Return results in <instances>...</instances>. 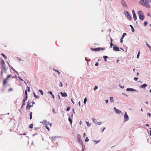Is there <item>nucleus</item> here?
Returning <instances> with one entry per match:
<instances>
[{"instance_id": "nucleus-1", "label": "nucleus", "mask_w": 151, "mask_h": 151, "mask_svg": "<svg viewBox=\"0 0 151 151\" xmlns=\"http://www.w3.org/2000/svg\"><path fill=\"white\" fill-rule=\"evenodd\" d=\"M150 0H141L139 2V4L143 5L145 7L147 8H150V6L148 3L150 2Z\"/></svg>"}, {"instance_id": "nucleus-2", "label": "nucleus", "mask_w": 151, "mask_h": 151, "mask_svg": "<svg viewBox=\"0 0 151 151\" xmlns=\"http://www.w3.org/2000/svg\"><path fill=\"white\" fill-rule=\"evenodd\" d=\"M138 13L139 15V18L141 20H143L144 19V16L143 12L141 11H138Z\"/></svg>"}, {"instance_id": "nucleus-3", "label": "nucleus", "mask_w": 151, "mask_h": 151, "mask_svg": "<svg viewBox=\"0 0 151 151\" xmlns=\"http://www.w3.org/2000/svg\"><path fill=\"white\" fill-rule=\"evenodd\" d=\"M91 50L93 51H99L100 50H104V48H102V47L96 48H91Z\"/></svg>"}, {"instance_id": "nucleus-4", "label": "nucleus", "mask_w": 151, "mask_h": 151, "mask_svg": "<svg viewBox=\"0 0 151 151\" xmlns=\"http://www.w3.org/2000/svg\"><path fill=\"white\" fill-rule=\"evenodd\" d=\"M124 120L125 122H126L129 120L128 116L127 115V112H125L124 116Z\"/></svg>"}, {"instance_id": "nucleus-5", "label": "nucleus", "mask_w": 151, "mask_h": 151, "mask_svg": "<svg viewBox=\"0 0 151 151\" xmlns=\"http://www.w3.org/2000/svg\"><path fill=\"white\" fill-rule=\"evenodd\" d=\"M121 2L122 5L123 6L125 7H127V4L124 0H121Z\"/></svg>"}, {"instance_id": "nucleus-6", "label": "nucleus", "mask_w": 151, "mask_h": 151, "mask_svg": "<svg viewBox=\"0 0 151 151\" xmlns=\"http://www.w3.org/2000/svg\"><path fill=\"white\" fill-rule=\"evenodd\" d=\"M114 110H115V111L117 114H120L122 113L121 111L120 110L118 109H117L115 107L114 108Z\"/></svg>"}, {"instance_id": "nucleus-7", "label": "nucleus", "mask_w": 151, "mask_h": 151, "mask_svg": "<svg viewBox=\"0 0 151 151\" xmlns=\"http://www.w3.org/2000/svg\"><path fill=\"white\" fill-rule=\"evenodd\" d=\"M42 123L43 124H44L46 125L47 124V123L48 124H49V125H50V127H52V125L51 124V123H50V122H48L47 121L45 120H44L42 122Z\"/></svg>"}, {"instance_id": "nucleus-8", "label": "nucleus", "mask_w": 151, "mask_h": 151, "mask_svg": "<svg viewBox=\"0 0 151 151\" xmlns=\"http://www.w3.org/2000/svg\"><path fill=\"white\" fill-rule=\"evenodd\" d=\"M33 106V105H30L28 106H26V109L27 110H29L31 107H32Z\"/></svg>"}, {"instance_id": "nucleus-9", "label": "nucleus", "mask_w": 151, "mask_h": 151, "mask_svg": "<svg viewBox=\"0 0 151 151\" xmlns=\"http://www.w3.org/2000/svg\"><path fill=\"white\" fill-rule=\"evenodd\" d=\"M60 93L61 94L62 96L65 97L67 96V95L66 93L64 92V93H62V92H61Z\"/></svg>"}, {"instance_id": "nucleus-10", "label": "nucleus", "mask_w": 151, "mask_h": 151, "mask_svg": "<svg viewBox=\"0 0 151 151\" xmlns=\"http://www.w3.org/2000/svg\"><path fill=\"white\" fill-rule=\"evenodd\" d=\"M147 86V85L145 84H144L140 86L141 88H145Z\"/></svg>"}, {"instance_id": "nucleus-11", "label": "nucleus", "mask_w": 151, "mask_h": 151, "mask_svg": "<svg viewBox=\"0 0 151 151\" xmlns=\"http://www.w3.org/2000/svg\"><path fill=\"white\" fill-rule=\"evenodd\" d=\"M113 50L116 51H118L119 50L118 47L116 46H114L113 48Z\"/></svg>"}, {"instance_id": "nucleus-12", "label": "nucleus", "mask_w": 151, "mask_h": 151, "mask_svg": "<svg viewBox=\"0 0 151 151\" xmlns=\"http://www.w3.org/2000/svg\"><path fill=\"white\" fill-rule=\"evenodd\" d=\"M7 80L6 79H4L3 81V85L4 86H5L6 84L7 83Z\"/></svg>"}, {"instance_id": "nucleus-13", "label": "nucleus", "mask_w": 151, "mask_h": 151, "mask_svg": "<svg viewBox=\"0 0 151 151\" xmlns=\"http://www.w3.org/2000/svg\"><path fill=\"white\" fill-rule=\"evenodd\" d=\"M48 126H50L49 125V124L47 123L46 125L45 128L48 130V131H49L50 130V128Z\"/></svg>"}, {"instance_id": "nucleus-14", "label": "nucleus", "mask_w": 151, "mask_h": 151, "mask_svg": "<svg viewBox=\"0 0 151 151\" xmlns=\"http://www.w3.org/2000/svg\"><path fill=\"white\" fill-rule=\"evenodd\" d=\"M126 90L127 91H135V90L134 89L132 88H127L126 89Z\"/></svg>"}, {"instance_id": "nucleus-15", "label": "nucleus", "mask_w": 151, "mask_h": 151, "mask_svg": "<svg viewBox=\"0 0 151 151\" xmlns=\"http://www.w3.org/2000/svg\"><path fill=\"white\" fill-rule=\"evenodd\" d=\"M124 13L125 15L127 17L130 14L127 11H124Z\"/></svg>"}, {"instance_id": "nucleus-16", "label": "nucleus", "mask_w": 151, "mask_h": 151, "mask_svg": "<svg viewBox=\"0 0 151 151\" xmlns=\"http://www.w3.org/2000/svg\"><path fill=\"white\" fill-rule=\"evenodd\" d=\"M133 17L134 19V20L135 21L137 20V17H136V14H133Z\"/></svg>"}, {"instance_id": "nucleus-17", "label": "nucleus", "mask_w": 151, "mask_h": 151, "mask_svg": "<svg viewBox=\"0 0 151 151\" xmlns=\"http://www.w3.org/2000/svg\"><path fill=\"white\" fill-rule=\"evenodd\" d=\"M26 100H25V99H23V101H23V104H22V107L24 106L25 104V101H26Z\"/></svg>"}, {"instance_id": "nucleus-18", "label": "nucleus", "mask_w": 151, "mask_h": 151, "mask_svg": "<svg viewBox=\"0 0 151 151\" xmlns=\"http://www.w3.org/2000/svg\"><path fill=\"white\" fill-rule=\"evenodd\" d=\"M32 111L30 112V114H29V115H30V119H32Z\"/></svg>"}, {"instance_id": "nucleus-19", "label": "nucleus", "mask_w": 151, "mask_h": 151, "mask_svg": "<svg viewBox=\"0 0 151 151\" xmlns=\"http://www.w3.org/2000/svg\"><path fill=\"white\" fill-rule=\"evenodd\" d=\"M33 94H34V96L36 98L38 99V98H39V96H38L36 95L35 93H33Z\"/></svg>"}, {"instance_id": "nucleus-20", "label": "nucleus", "mask_w": 151, "mask_h": 151, "mask_svg": "<svg viewBox=\"0 0 151 151\" xmlns=\"http://www.w3.org/2000/svg\"><path fill=\"white\" fill-rule=\"evenodd\" d=\"M127 18L129 20H131L132 19V17L130 16V15H128L127 16Z\"/></svg>"}, {"instance_id": "nucleus-21", "label": "nucleus", "mask_w": 151, "mask_h": 151, "mask_svg": "<svg viewBox=\"0 0 151 151\" xmlns=\"http://www.w3.org/2000/svg\"><path fill=\"white\" fill-rule=\"evenodd\" d=\"M110 101L111 102H112L114 101V100L113 99V98L112 97H110Z\"/></svg>"}, {"instance_id": "nucleus-22", "label": "nucleus", "mask_w": 151, "mask_h": 151, "mask_svg": "<svg viewBox=\"0 0 151 151\" xmlns=\"http://www.w3.org/2000/svg\"><path fill=\"white\" fill-rule=\"evenodd\" d=\"M68 120L69 121L70 124H71L72 123V119H71V118L70 117H69Z\"/></svg>"}, {"instance_id": "nucleus-23", "label": "nucleus", "mask_w": 151, "mask_h": 151, "mask_svg": "<svg viewBox=\"0 0 151 151\" xmlns=\"http://www.w3.org/2000/svg\"><path fill=\"white\" fill-rule=\"evenodd\" d=\"M30 103H31V101L30 100L28 101L27 102V106H29L30 105Z\"/></svg>"}, {"instance_id": "nucleus-24", "label": "nucleus", "mask_w": 151, "mask_h": 151, "mask_svg": "<svg viewBox=\"0 0 151 151\" xmlns=\"http://www.w3.org/2000/svg\"><path fill=\"white\" fill-rule=\"evenodd\" d=\"M30 103H31V101L30 100L28 101L27 102V106H29L30 105Z\"/></svg>"}, {"instance_id": "nucleus-25", "label": "nucleus", "mask_w": 151, "mask_h": 151, "mask_svg": "<svg viewBox=\"0 0 151 151\" xmlns=\"http://www.w3.org/2000/svg\"><path fill=\"white\" fill-rule=\"evenodd\" d=\"M1 55L4 57V58H5V59H6L7 58V57L5 55H4V54H3V53H1Z\"/></svg>"}, {"instance_id": "nucleus-26", "label": "nucleus", "mask_w": 151, "mask_h": 151, "mask_svg": "<svg viewBox=\"0 0 151 151\" xmlns=\"http://www.w3.org/2000/svg\"><path fill=\"white\" fill-rule=\"evenodd\" d=\"M130 26L131 27V29H132V32H134V28L133 27V26H132L131 25H130Z\"/></svg>"}, {"instance_id": "nucleus-27", "label": "nucleus", "mask_w": 151, "mask_h": 151, "mask_svg": "<svg viewBox=\"0 0 151 151\" xmlns=\"http://www.w3.org/2000/svg\"><path fill=\"white\" fill-rule=\"evenodd\" d=\"M94 142H95V144H96L99 143L100 142V140L97 141H94Z\"/></svg>"}, {"instance_id": "nucleus-28", "label": "nucleus", "mask_w": 151, "mask_h": 151, "mask_svg": "<svg viewBox=\"0 0 151 151\" xmlns=\"http://www.w3.org/2000/svg\"><path fill=\"white\" fill-rule=\"evenodd\" d=\"M127 35V34L126 33H123L122 35V39H123L124 38V35Z\"/></svg>"}, {"instance_id": "nucleus-29", "label": "nucleus", "mask_w": 151, "mask_h": 151, "mask_svg": "<svg viewBox=\"0 0 151 151\" xmlns=\"http://www.w3.org/2000/svg\"><path fill=\"white\" fill-rule=\"evenodd\" d=\"M11 76L10 75L7 76V77L6 78V79L8 80L9 78Z\"/></svg>"}, {"instance_id": "nucleus-30", "label": "nucleus", "mask_w": 151, "mask_h": 151, "mask_svg": "<svg viewBox=\"0 0 151 151\" xmlns=\"http://www.w3.org/2000/svg\"><path fill=\"white\" fill-rule=\"evenodd\" d=\"M39 92L42 95H43V91L41 90L40 89L39 90Z\"/></svg>"}, {"instance_id": "nucleus-31", "label": "nucleus", "mask_w": 151, "mask_h": 151, "mask_svg": "<svg viewBox=\"0 0 151 151\" xmlns=\"http://www.w3.org/2000/svg\"><path fill=\"white\" fill-rule=\"evenodd\" d=\"M33 124H30L29 127L30 128H33Z\"/></svg>"}, {"instance_id": "nucleus-32", "label": "nucleus", "mask_w": 151, "mask_h": 151, "mask_svg": "<svg viewBox=\"0 0 151 151\" xmlns=\"http://www.w3.org/2000/svg\"><path fill=\"white\" fill-rule=\"evenodd\" d=\"M140 53V51H139L138 53V54H137V59H138L139 58V56Z\"/></svg>"}, {"instance_id": "nucleus-33", "label": "nucleus", "mask_w": 151, "mask_h": 151, "mask_svg": "<svg viewBox=\"0 0 151 151\" xmlns=\"http://www.w3.org/2000/svg\"><path fill=\"white\" fill-rule=\"evenodd\" d=\"M89 139H88V137H86V139H85V141L86 142H88V141H89Z\"/></svg>"}, {"instance_id": "nucleus-34", "label": "nucleus", "mask_w": 151, "mask_h": 151, "mask_svg": "<svg viewBox=\"0 0 151 151\" xmlns=\"http://www.w3.org/2000/svg\"><path fill=\"white\" fill-rule=\"evenodd\" d=\"M54 70H55V72H56L58 73V74H60V72L57 70L54 69Z\"/></svg>"}, {"instance_id": "nucleus-35", "label": "nucleus", "mask_w": 151, "mask_h": 151, "mask_svg": "<svg viewBox=\"0 0 151 151\" xmlns=\"http://www.w3.org/2000/svg\"><path fill=\"white\" fill-rule=\"evenodd\" d=\"M103 58H104L105 61H106V60L105 59H106L108 58V57L106 56H104Z\"/></svg>"}, {"instance_id": "nucleus-36", "label": "nucleus", "mask_w": 151, "mask_h": 151, "mask_svg": "<svg viewBox=\"0 0 151 151\" xmlns=\"http://www.w3.org/2000/svg\"><path fill=\"white\" fill-rule=\"evenodd\" d=\"M147 45L150 48V49L151 50V47L148 44H147Z\"/></svg>"}, {"instance_id": "nucleus-37", "label": "nucleus", "mask_w": 151, "mask_h": 151, "mask_svg": "<svg viewBox=\"0 0 151 151\" xmlns=\"http://www.w3.org/2000/svg\"><path fill=\"white\" fill-rule=\"evenodd\" d=\"M86 101H87V98H85L84 99V103L85 104H86Z\"/></svg>"}, {"instance_id": "nucleus-38", "label": "nucleus", "mask_w": 151, "mask_h": 151, "mask_svg": "<svg viewBox=\"0 0 151 151\" xmlns=\"http://www.w3.org/2000/svg\"><path fill=\"white\" fill-rule=\"evenodd\" d=\"M52 138L53 140H55L56 139L57 137L54 136L53 137H52Z\"/></svg>"}, {"instance_id": "nucleus-39", "label": "nucleus", "mask_w": 151, "mask_h": 151, "mask_svg": "<svg viewBox=\"0 0 151 151\" xmlns=\"http://www.w3.org/2000/svg\"><path fill=\"white\" fill-rule=\"evenodd\" d=\"M11 68L16 73H17V72L12 67Z\"/></svg>"}, {"instance_id": "nucleus-40", "label": "nucleus", "mask_w": 151, "mask_h": 151, "mask_svg": "<svg viewBox=\"0 0 151 151\" xmlns=\"http://www.w3.org/2000/svg\"><path fill=\"white\" fill-rule=\"evenodd\" d=\"M27 91L28 92H30V88L29 87L27 86Z\"/></svg>"}, {"instance_id": "nucleus-41", "label": "nucleus", "mask_w": 151, "mask_h": 151, "mask_svg": "<svg viewBox=\"0 0 151 151\" xmlns=\"http://www.w3.org/2000/svg\"><path fill=\"white\" fill-rule=\"evenodd\" d=\"M138 78H137V77H135L134 78V80L135 81H137L138 80Z\"/></svg>"}, {"instance_id": "nucleus-42", "label": "nucleus", "mask_w": 151, "mask_h": 151, "mask_svg": "<svg viewBox=\"0 0 151 151\" xmlns=\"http://www.w3.org/2000/svg\"><path fill=\"white\" fill-rule=\"evenodd\" d=\"M1 61L2 62V63L3 64V65H5V63L4 61V60H2Z\"/></svg>"}, {"instance_id": "nucleus-43", "label": "nucleus", "mask_w": 151, "mask_h": 151, "mask_svg": "<svg viewBox=\"0 0 151 151\" xmlns=\"http://www.w3.org/2000/svg\"><path fill=\"white\" fill-rule=\"evenodd\" d=\"M147 24V23L146 21H145L144 22V25L146 26Z\"/></svg>"}, {"instance_id": "nucleus-44", "label": "nucleus", "mask_w": 151, "mask_h": 151, "mask_svg": "<svg viewBox=\"0 0 151 151\" xmlns=\"http://www.w3.org/2000/svg\"><path fill=\"white\" fill-rule=\"evenodd\" d=\"M0 74H1V76L2 77L3 76V71L2 70L1 71Z\"/></svg>"}, {"instance_id": "nucleus-45", "label": "nucleus", "mask_w": 151, "mask_h": 151, "mask_svg": "<svg viewBox=\"0 0 151 151\" xmlns=\"http://www.w3.org/2000/svg\"><path fill=\"white\" fill-rule=\"evenodd\" d=\"M97 88H98V87L96 86L94 87V90H96L97 89Z\"/></svg>"}, {"instance_id": "nucleus-46", "label": "nucleus", "mask_w": 151, "mask_h": 151, "mask_svg": "<svg viewBox=\"0 0 151 151\" xmlns=\"http://www.w3.org/2000/svg\"><path fill=\"white\" fill-rule=\"evenodd\" d=\"M52 111H53V112L54 114H55L56 113V112L55 111V110L54 109H52Z\"/></svg>"}, {"instance_id": "nucleus-47", "label": "nucleus", "mask_w": 151, "mask_h": 151, "mask_svg": "<svg viewBox=\"0 0 151 151\" xmlns=\"http://www.w3.org/2000/svg\"><path fill=\"white\" fill-rule=\"evenodd\" d=\"M9 91H12V89L11 88H10L9 89Z\"/></svg>"}, {"instance_id": "nucleus-48", "label": "nucleus", "mask_w": 151, "mask_h": 151, "mask_svg": "<svg viewBox=\"0 0 151 151\" xmlns=\"http://www.w3.org/2000/svg\"><path fill=\"white\" fill-rule=\"evenodd\" d=\"M25 94L26 96H27V90L25 91Z\"/></svg>"}, {"instance_id": "nucleus-49", "label": "nucleus", "mask_w": 151, "mask_h": 151, "mask_svg": "<svg viewBox=\"0 0 151 151\" xmlns=\"http://www.w3.org/2000/svg\"><path fill=\"white\" fill-rule=\"evenodd\" d=\"M63 86V84L61 82L60 83V87H62Z\"/></svg>"}, {"instance_id": "nucleus-50", "label": "nucleus", "mask_w": 151, "mask_h": 151, "mask_svg": "<svg viewBox=\"0 0 151 151\" xmlns=\"http://www.w3.org/2000/svg\"><path fill=\"white\" fill-rule=\"evenodd\" d=\"M99 65V63L97 62L95 64V65L96 66H97Z\"/></svg>"}, {"instance_id": "nucleus-51", "label": "nucleus", "mask_w": 151, "mask_h": 151, "mask_svg": "<svg viewBox=\"0 0 151 151\" xmlns=\"http://www.w3.org/2000/svg\"><path fill=\"white\" fill-rule=\"evenodd\" d=\"M70 110V108L69 107H68L67 109V111H69Z\"/></svg>"}, {"instance_id": "nucleus-52", "label": "nucleus", "mask_w": 151, "mask_h": 151, "mask_svg": "<svg viewBox=\"0 0 151 151\" xmlns=\"http://www.w3.org/2000/svg\"><path fill=\"white\" fill-rule=\"evenodd\" d=\"M132 14H133V15L134 14H135V12H134V10H132Z\"/></svg>"}, {"instance_id": "nucleus-53", "label": "nucleus", "mask_w": 151, "mask_h": 151, "mask_svg": "<svg viewBox=\"0 0 151 151\" xmlns=\"http://www.w3.org/2000/svg\"><path fill=\"white\" fill-rule=\"evenodd\" d=\"M24 99H25V100H27V96H26L25 98H24Z\"/></svg>"}, {"instance_id": "nucleus-54", "label": "nucleus", "mask_w": 151, "mask_h": 151, "mask_svg": "<svg viewBox=\"0 0 151 151\" xmlns=\"http://www.w3.org/2000/svg\"><path fill=\"white\" fill-rule=\"evenodd\" d=\"M71 100L72 102V103H73V104H75V103H74V102L73 101V99H71Z\"/></svg>"}, {"instance_id": "nucleus-55", "label": "nucleus", "mask_w": 151, "mask_h": 151, "mask_svg": "<svg viewBox=\"0 0 151 151\" xmlns=\"http://www.w3.org/2000/svg\"><path fill=\"white\" fill-rule=\"evenodd\" d=\"M110 45L111 46V47H112V45H114L113 44H112V42H111V43H110Z\"/></svg>"}, {"instance_id": "nucleus-56", "label": "nucleus", "mask_w": 151, "mask_h": 151, "mask_svg": "<svg viewBox=\"0 0 151 151\" xmlns=\"http://www.w3.org/2000/svg\"><path fill=\"white\" fill-rule=\"evenodd\" d=\"M32 105L35 104V102L34 101H32Z\"/></svg>"}, {"instance_id": "nucleus-57", "label": "nucleus", "mask_w": 151, "mask_h": 151, "mask_svg": "<svg viewBox=\"0 0 151 151\" xmlns=\"http://www.w3.org/2000/svg\"><path fill=\"white\" fill-rule=\"evenodd\" d=\"M49 93L51 95H52V93L51 91H50L49 92Z\"/></svg>"}, {"instance_id": "nucleus-58", "label": "nucleus", "mask_w": 151, "mask_h": 151, "mask_svg": "<svg viewBox=\"0 0 151 151\" xmlns=\"http://www.w3.org/2000/svg\"><path fill=\"white\" fill-rule=\"evenodd\" d=\"M105 129H106V128H103V130H102V132H104V130Z\"/></svg>"}, {"instance_id": "nucleus-59", "label": "nucleus", "mask_w": 151, "mask_h": 151, "mask_svg": "<svg viewBox=\"0 0 151 151\" xmlns=\"http://www.w3.org/2000/svg\"><path fill=\"white\" fill-rule=\"evenodd\" d=\"M147 115L148 116H150V113H148V114H147Z\"/></svg>"}, {"instance_id": "nucleus-60", "label": "nucleus", "mask_w": 151, "mask_h": 151, "mask_svg": "<svg viewBox=\"0 0 151 151\" xmlns=\"http://www.w3.org/2000/svg\"><path fill=\"white\" fill-rule=\"evenodd\" d=\"M86 136V134L85 133H84V134H83V137H85Z\"/></svg>"}, {"instance_id": "nucleus-61", "label": "nucleus", "mask_w": 151, "mask_h": 151, "mask_svg": "<svg viewBox=\"0 0 151 151\" xmlns=\"http://www.w3.org/2000/svg\"><path fill=\"white\" fill-rule=\"evenodd\" d=\"M52 98H53V99H54L55 98V96H54V95H52Z\"/></svg>"}, {"instance_id": "nucleus-62", "label": "nucleus", "mask_w": 151, "mask_h": 151, "mask_svg": "<svg viewBox=\"0 0 151 151\" xmlns=\"http://www.w3.org/2000/svg\"><path fill=\"white\" fill-rule=\"evenodd\" d=\"M106 103L107 104L108 103V100H106L105 101Z\"/></svg>"}, {"instance_id": "nucleus-63", "label": "nucleus", "mask_w": 151, "mask_h": 151, "mask_svg": "<svg viewBox=\"0 0 151 151\" xmlns=\"http://www.w3.org/2000/svg\"><path fill=\"white\" fill-rule=\"evenodd\" d=\"M150 134L151 135V129H150Z\"/></svg>"}, {"instance_id": "nucleus-64", "label": "nucleus", "mask_w": 151, "mask_h": 151, "mask_svg": "<svg viewBox=\"0 0 151 151\" xmlns=\"http://www.w3.org/2000/svg\"><path fill=\"white\" fill-rule=\"evenodd\" d=\"M86 123L87 124L88 126H89L88 125L89 122H86Z\"/></svg>"}]
</instances>
